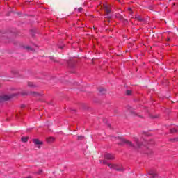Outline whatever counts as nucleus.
I'll return each mask as SVG.
<instances>
[{
    "instance_id": "nucleus-13",
    "label": "nucleus",
    "mask_w": 178,
    "mask_h": 178,
    "mask_svg": "<svg viewBox=\"0 0 178 178\" xmlns=\"http://www.w3.org/2000/svg\"><path fill=\"white\" fill-rule=\"evenodd\" d=\"M171 133H176L177 131V130L176 129V128H172L170 129Z\"/></svg>"
},
{
    "instance_id": "nucleus-16",
    "label": "nucleus",
    "mask_w": 178,
    "mask_h": 178,
    "mask_svg": "<svg viewBox=\"0 0 178 178\" xmlns=\"http://www.w3.org/2000/svg\"><path fill=\"white\" fill-rule=\"evenodd\" d=\"M32 95H34V96L40 95V94H38V93H37L35 92H32Z\"/></svg>"
},
{
    "instance_id": "nucleus-11",
    "label": "nucleus",
    "mask_w": 178,
    "mask_h": 178,
    "mask_svg": "<svg viewBox=\"0 0 178 178\" xmlns=\"http://www.w3.org/2000/svg\"><path fill=\"white\" fill-rule=\"evenodd\" d=\"M54 141H55V138L52 137L47 138V143H54Z\"/></svg>"
},
{
    "instance_id": "nucleus-21",
    "label": "nucleus",
    "mask_w": 178,
    "mask_h": 178,
    "mask_svg": "<svg viewBox=\"0 0 178 178\" xmlns=\"http://www.w3.org/2000/svg\"><path fill=\"white\" fill-rule=\"evenodd\" d=\"M129 12H131V9L129 8Z\"/></svg>"
},
{
    "instance_id": "nucleus-4",
    "label": "nucleus",
    "mask_w": 178,
    "mask_h": 178,
    "mask_svg": "<svg viewBox=\"0 0 178 178\" xmlns=\"http://www.w3.org/2000/svg\"><path fill=\"white\" fill-rule=\"evenodd\" d=\"M15 95H0V102H3V101H9L11 98H13Z\"/></svg>"
},
{
    "instance_id": "nucleus-17",
    "label": "nucleus",
    "mask_w": 178,
    "mask_h": 178,
    "mask_svg": "<svg viewBox=\"0 0 178 178\" xmlns=\"http://www.w3.org/2000/svg\"><path fill=\"white\" fill-rule=\"evenodd\" d=\"M25 49H27L28 51L31 49V48H30V47L27 46L25 47Z\"/></svg>"
},
{
    "instance_id": "nucleus-6",
    "label": "nucleus",
    "mask_w": 178,
    "mask_h": 178,
    "mask_svg": "<svg viewBox=\"0 0 178 178\" xmlns=\"http://www.w3.org/2000/svg\"><path fill=\"white\" fill-rule=\"evenodd\" d=\"M106 159H115V156L112 155V154L107 153L105 154Z\"/></svg>"
},
{
    "instance_id": "nucleus-7",
    "label": "nucleus",
    "mask_w": 178,
    "mask_h": 178,
    "mask_svg": "<svg viewBox=\"0 0 178 178\" xmlns=\"http://www.w3.org/2000/svg\"><path fill=\"white\" fill-rule=\"evenodd\" d=\"M149 175H150L151 177H152V178L158 177V175H156V173L152 170L149 171Z\"/></svg>"
},
{
    "instance_id": "nucleus-8",
    "label": "nucleus",
    "mask_w": 178,
    "mask_h": 178,
    "mask_svg": "<svg viewBox=\"0 0 178 178\" xmlns=\"http://www.w3.org/2000/svg\"><path fill=\"white\" fill-rule=\"evenodd\" d=\"M99 95H104V94L106 93V90H105L104 88H99Z\"/></svg>"
},
{
    "instance_id": "nucleus-12",
    "label": "nucleus",
    "mask_w": 178,
    "mask_h": 178,
    "mask_svg": "<svg viewBox=\"0 0 178 178\" xmlns=\"http://www.w3.org/2000/svg\"><path fill=\"white\" fill-rule=\"evenodd\" d=\"M28 86H29V87H32V88L35 87V85H34V83L33 82H29Z\"/></svg>"
},
{
    "instance_id": "nucleus-15",
    "label": "nucleus",
    "mask_w": 178,
    "mask_h": 178,
    "mask_svg": "<svg viewBox=\"0 0 178 178\" xmlns=\"http://www.w3.org/2000/svg\"><path fill=\"white\" fill-rule=\"evenodd\" d=\"M84 138V136H78V140H83Z\"/></svg>"
},
{
    "instance_id": "nucleus-18",
    "label": "nucleus",
    "mask_w": 178,
    "mask_h": 178,
    "mask_svg": "<svg viewBox=\"0 0 178 178\" xmlns=\"http://www.w3.org/2000/svg\"><path fill=\"white\" fill-rule=\"evenodd\" d=\"M42 172V170H39L38 172V175H41Z\"/></svg>"
},
{
    "instance_id": "nucleus-1",
    "label": "nucleus",
    "mask_w": 178,
    "mask_h": 178,
    "mask_svg": "<svg viewBox=\"0 0 178 178\" xmlns=\"http://www.w3.org/2000/svg\"><path fill=\"white\" fill-rule=\"evenodd\" d=\"M116 141L118 144L121 145L126 144L128 147H131L132 148H140L141 147V143H140V140L137 138H134V143L123 138H116Z\"/></svg>"
},
{
    "instance_id": "nucleus-9",
    "label": "nucleus",
    "mask_w": 178,
    "mask_h": 178,
    "mask_svg": "<svg viewBox=\"0 0 178 178\" xmlns=\"http://www.w3.org/2000/svg\"><path fill=\"white\" fill-rule=\"evenodd\" d=\"M21 141H22V143H27L29 141V137H22Z\"/></svg>"
},
{
    "instance_id": "nucleus-5",
    "label": "nucleus",
    "mask_w": 178,
    "mask_h": 178,
    "mask_svg": "<svg viewBox=\"0 0 178 178\" xmlns=\"http://www.w3.org/2000/svg\"><path fill=\"white\" fill-rule=\"evenodd\" d=\"M35 145H37L38 148H41L40 145H42L43 143L42 141L38 140V139H33V140Z\"/></svg>"
},
{
    "instance_id": "nucleus-14",
    "label": "nucleus",
    "mask_w": 178,
    "mask_h": 178,
    "mask_svg": "<svg viewBox=\"0 0 178 178\" xmlns=\"http://www.w3.org/2000/svg\"><path fill=\"white\" fill-rule=\"evenodd\" d=\"M127 95H131V90H127Z\"/></svg>"
},
{
    "instance_id": "nucleus-3",
    "label": "nucleus",
    "mask_w": 178,
    "mask_h": 178,
    "mask_svg": "<svg viewBox=\"0 0 178 178\" xmlns=\"http://www.w3.org/2000/svg\"><path fill=\"white\" fill-rule=\"evenodd\" d=\"M108 166L110 169H115L118 172H123V170H124V168H123V166H122V165H118L116 164L108 163Z\"/></svg>"
},
{
    "instance_id": "nucleus-20",
    "label": "nucleus",
    "mask_w": 178,
    "mask_h": 178,
    "mask_svg": "<svg viewBox=\"0 0 178 178\" xmlns=\"http://www.w3.org/2000/svg\"><path fill=\"white\" fill-rule=\"evenodd\" d=\"M78 10H79V12H81V10H83V8H79L78 9Z\"/></svg>"
},
{
    "instance_id": "nucleus-10",
    "label": "nucleus",
    "mask_w": 178,
    "mask_h": 178,
    "mask_svg": "<svg viewBox=\"0 0 178 178\" xmlns=\"http://www.w3.org/2000/svg\"><path fill=\"white\" fill-rule=\"evenodd\" d=\"M135 19H136V20H138V22H143V17H141V16L140 15H136L135 17Z\"/></svg>"
},
{
    "instance_id": "nucleus-2",
    "label": "nucleus",
    "mask_w": 178,
    "mask_h": 178,
    "mask_svg": "<svg viewBox=\"0 0 178 178\" xmlns=\"http://www.w3.org/2000/svg\"><path fill=\"white\" fill-rule=\"evenodd\" d=\"M104 7L106 12V17L111 19L112 17V15H111V12H112L111 4H104Z\"/></svg>"
},
{
    "instance_id": "nucleus-19",
    "label": "nucleus",
    "mask_w": 178,
    "mask_h": 178,
    "mask_svg": "<svg viewBox=\"0 0 178 178\" xmlns=\"http://www.w3.org/2000/svg\"><path fill=\"white\" fill-rule=\"evenodd\" d=\"M100 162H101V163H102V162H103L104 165H105L106 163V161H100Z\"/></svg>"
}]
</instances>
